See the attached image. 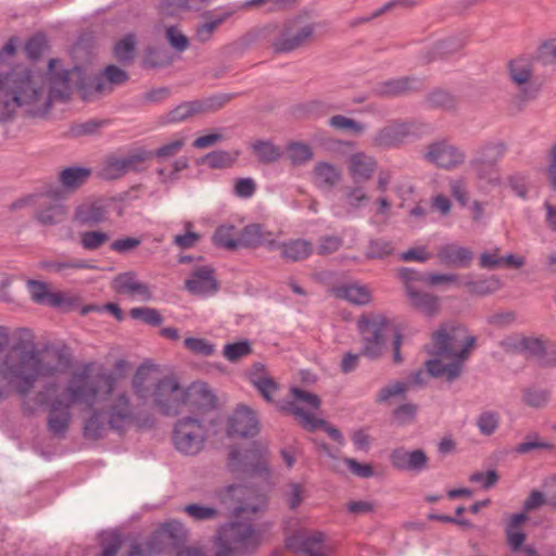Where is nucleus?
<instances>
[{"instance_id": "6e6d98bb", "label": "nucleus", "mask_w": 556, "mask_h": 556, "mask_svg": "<svg viewBox=\"0 0 556 556\" xmlns=\"http://www.w3.org/2000/svg\"><path fill=\"white\" fill-rule=\"evenodd\" d=\"M252 353L251 344L248 340L228 343L224 346L223 355L229 362H238L240 358Z\"/></svg>"}, {"instance_id": "aec40b11", "label": "nucleus", "mask_w": 556, "mask_h": 556, "mask_svg": "<svg viewBox=\"0 0 556 556\" xmlns=\"http://www.w3.org/2000/svg\"><path fill=\"white\" fill-rule=\"evenodd\" d=\"M186 289L194 295H208L217 291L218 285L211 266L194 268L185 281Z\"/></svg>"}, {"instance_id": "f8f14e48", "label": "nucleus", "mask_w": 556, "mask_h": 556, "mask_svg": "<svg viewBox=\"0 0 556 556\" xmlns=\"http://www.w3.org/2000/svg\"><path fill=\"white\" fill-rule=\"evenodd\" d=\"M422 160L439 168L451 170L466 162V153L447 139H438L426 144L421 152Z\"/></svg>"}, {"instance_id": "bb28decb", "label": "nucleus", "mask_w": 556, "mask_h": 556, "mask_svg": "<svg viewBox=\"0 0 556 556\" xmlns=\"http://www.w3.org/2000/svg\"><path fill=\"white\" fill-rule=\"evenodd\" d=\"M469 166L473 172L476 179L481 185L494 188L502 184L501 172L497 164L472 157Z\"/></svg>"}, {"instance_id": "7c9ffc66", "label": "nucleus", "mask_w": 556, "mask_h": 556, "mask_svg": "<svg viewBox=\"0 0 556 556\" xmlns=\"http://www.w3.org/2000/svg\"><path fill=\"white\" fill-rule=\"evenodd\" d=\"M268 450L265 446L255 445L244 454L245 471L251 475L268 476Z\"/></svg>"}, {"instance_id": "f03ea898", "label": "nucleus", "mask_w": 556, "mask_h": 556, "mask_svg": "<svg viewBox=\"0 0 556 556\" xmlns=\"http://www.w3.org/2000/svg\"><path fill=\"white\" fill-rule=\"evenodd\" d=\"M10 342L9 331L0 326V401L13 390L27 396L36 383L65 371L70 359L59 351H40L33 341L14 344L8 353L2 352Z\"/></svg>"}, {"instance_id": "de8ad7c7", "label": "nucleus", "mask_w": 556, "mask_h": 556, "mask_svg": "<svg viewBox=\"0 0 556 556\" xmlns=\"http://www.w3.org/2000/svg\"><path fill=\"white\" fill-rule=\"evenodd\" d=\"M287 157L293 166H301L313 159V151L305 143L291 142L287 147Z\"/></svg>"}, {"instance_id": "c85d7f7f", "label": "nucleus", "mask_w": 556, "mask_h": 556, "mask_svg": "<svg viewBox=\"0 0 556 556\" xmlns=\"http://www.w3.org/2000/svg\"><path fill=\"white\" fill-rule=\"evenodd\" d=\"M281 251V257L286 262H300L307 258L313 252V244L304 239L277 242L276 249Z\"/></svg>"}, {"instance_id": "a211bd4d", "label": "nucleus", "mask_w": 556, "mask_h": 556, "mask_svg": "<svg viewBox=\"0 0 556 556\" xmlns=\"http://www.w3.org/2000/svg\"><path fill=\"white\" fill-rule=\"evenodd\" d=\"M72 405L61 395L51 401L47 425L49 431L55 437L62 438L65 435L72 421Z\"/></svg>"}, {"instance_id": "72a5a7b5", "label": "nucleus", "mask_w": 556, "mask_h": 556, "mask_svg": "<svg viewBox=\"0 0 556 556\" xmlns=\"http://www.w3.org/2000/svg\"><path fill=\"white\" fill-rule=\"evenodd\" d=\"M342 202L346 214H353L369 202V195L363 186H348L343 189Z\"/></svg>"}, {"instance_id": "9d476101", "label": "nucleus", "mask_w": 556, "mask_h": 556, "mask_svg": "<svg viewBox=\"0 0 556 556\" xmlns=\"http://www.w3.org/2000/svg\"><path fill=\"white\" fill-rule=\"evenodd\" d=\"M316 30L315 24L304 17H294L285 22L273 40V48L276 52L287 53L308 46Z\"/></svg>"}, {"instance_id": "338daca9", "label": "nucleus", "mask_w": 556, "mask_h": 556, "mask_svg": "<svg viewBox=\"0 0 556 556\" xmlns=\"http://www.w3.org/2000/svg\"><path fill=\"white\" fill-rule=\"evenodd\" d=\"M417 414V405L413 403H405L396 407L393 412L394 421L400 425L412 424Z\"/></svg>"}, {"instance_id": "4d7b16f0", "label": "nucleus", "mask_w": 556, "mask_h": 556, "mask_svg": "<svg viewBox=\"0 0 556 556\" xmlns=\"http://www.w3.org/2000/svg\"><path fill=\"white\" fill-rule=\"evenodd\" d=\"M408 391V384L404 381H393L383 387L378 395L377 402L387 403L393 397H402Z\"/></svg>"}, {"instance_id": "39448f33", "label": "nucleus", "mask_w": 556, "mask_h": 556, "mask_svg": "<svg viewBox=\"0 0 556 556\" xmlns=\"http://www.w3.org/2000/svg\"><path fill=\"white\" fill-rule=\"evenodd\" d=\"M109 394L104 414L111 430L117 433H125L130 429H149L153 426L154 419L148 412L146 403L141 402L128 390L112 387Z\"/></svg>"}, {"instance_id": "4468645a", "label": "nucleus", "mask_w": 556, "mask_h": 556, "mask_svg": "<svg viewBox=\"0 0 556 556\" xmlns=\"http://www.w3.org/2000/svg\"><path fill=\"white\" fill-rule=\"evenodd\" d=\"M286 545L299 556H329L333 547L319 531H296L287 539Z\"/></svg>"}, {"instance_id": "ea45409f", "label": "nucleus", "mask_w": 556, "mask_h": 556, "mask_svg": "<svg viewBox=\"0 0 556 556\" xmlns=\"http://www.w3.org/2000/svg\"><path fill=\"white\" fill-rule=\"evenodd\" d=\"M229 13L212 14L198 24L194 39L201 43L207 42L213 37L215 30L229 17Z\"/></svg>"}, {"instance_id": "7ed1b4c3", "label": "nucleus", "mask_w": 556, "mask_h": 556, "mask_svg": "<svg viewBox=\"0 0 556 556\" xmlns=\"http://www.w3.org/2000/svg\"><path fill=\"white\" fill-rule=\"evenodd\" d=\"M431 338L427 352L433 358L426 362V368L431 377L454 381L462 375L464 364L476 344V338L456 323L440 325Z\"/></svg>"}, {"instance_id": "3c124183", "label": "nucleus", "mask_w": 556, "mask_h": 556, "mask_svg": "<svg viewBox=\"0 0 556 556\" xmlns=\"http://www.w3.org/2000/svg\"><path fill=\"white\" fill-rule=\"evenodd\" d=\"M187 533L188 531L185 526L177 520H172L164 523L159 530V535L162 539H167L173 543L185 541L187 539Z\"/></svg>"}, {"instance_id": "393cba45", "label": "nucleus", "mask_w": 556, "mask_h": 556, "mask_svg": "<svg viewBox=\"0 0 556 556\" xmlns=\"http://www.w3.org/2000/svg\"><path fill=\"white\" fill-rule=\"evenodd\" d=\"M377 166L376 159L364 152L353 153L349 157V173L355 180L367 181L371 179Z\"/></svg>"}, {"instance_id": "58836bf2", "label": "nucleus", "mask_w": 556, "mask_h": 556, "mask_svg": "<svg viewBox=\"0 0 556 556\" xmlns=\"http://www.w3.org/2000/svg\"><path fill=\"white\" fill-rule=\"evenodd\" d=\"M108 429H110V427L104 410H93L85 422L84 435L87 439L97 440L103 438Z\"/></svg>"}, {"instance_id": "ddd939ff", "label": "nucleus", "mask_w": 556, "mask_h": 556, "mask_svg": "<svg viewBox=\"0 0 556 556\" xmlns=\"http://www.w3.org/2000/svg\"><path fill=\"white\" fill-rule=\"evenodd\" d=\"M152 155L148 150L138 149L125 156H109L101 167L100 176L106 180H115L130 172H141Z\"/></svg>"}, {"instance_id": "b1692460", "label": "nucleus", "mask_w": 556, "mask_h": 556, "mask_svg": "<svg viewBox=\"0 0 556 556\" xmlns=\"http://www.w3.org/2000/svg\"><path fill=\"white\" fill-rule=\"evenodd\" d=\"M313 184L321 190H332L341 180L338 167L327 162H317L312 170Z\"/></svg>"}, {"instance_id": "412c9836", "label": "nucleus", "mask_w": 556, "mask_h": 556, "mask_svg": "<svg viewBox=\"0 0 556 556\" xmlns=\"http://www.w3.org/2000/svg\"><path fill=\"white\" fill-rule=\"evenodd\" d=\"M261 245L269 250L276 249V240L270 232L264 231L261 225L250 224L242 228L238 237V248L256 249Z\"/></svg>"}, {"instance_id": "a19ab883", "label": "nucleus", "mask_w": 556, "mask_h": 556, "mask_svg": "<svg viewBox=\"0 0 556 556\" xmlns=\"http://www.w3.org/2000/svg\"><path fill=\"white\" fill-rule=\"evenodd\" d=\"M252 150L257 160L266 164L278 161L282 155L281 149L270 141H255L252 143Z\"/></svg>"}, {"instance_id": "6ab92c4d", "label": "nucleus", "mask_w": 556, "mask_h": 556, "mask_svg": "<svg viewBox=\"0 0 556 556\" xmlns=\"http://www.w3.org/2000/svg\"><path fill=\"white\" fill-rule=\"evenodd\" d=\"M112 287L117 293L129 295L140 301L146 302L152 298L150 287L140 281L134 271L117 275L112 281Z\"/></svg>"}, {"instance_id": "9b49d317", "label": "nucleus", "mask_w": 556, "mask_h": 556, "mask_svg": "<svg viewBox=\"0 0 556 556\" xmlns=\"http://www.w3.org/2000/svg\"><path fill=\"white\" fill-rule=\"evenodd\" d=\"M388 321L379 313L363 314L357 320V328L362 337V354L369 358L379 357L386 346L384 330Z\"/></svg>"}, {"instance_id": "4c0bfd02", "label": "nucleus", "mask_w": 556, "mask_h": 556, "mask_svg": "<svg viewBox=\"0 0 556 556\" xmlns=\"http://www.w3.org/2000/svg\"><path fill=\"white\" fill-rule=\"evenodd\" d=\"M28 288L31 300L38 304H47L50 306H59L63 298L60 293L49 291L48 285L37 280H29Z\"/></svg>"}, {"instance_id": "2eb2a0df", "label": "nucleus", "mask_w": 556, "mask_h": 556, "mask_svg": "<svg viewBox=\"0 0 556 556\" xmlns=\"http://www.w3.org/2000/svg\"><path fill=\"white\" fill-rule=\"evenodd\" d=\"M414 129L415 123L413 121L393 119L372 135L370 143L378 149H395L401 147L414 134Z\"/></svg>"}, {"instance_id": "c9c22d12", "label": "nucleus", "mask_w": 556, "mask_h": 556, "mask_svg": "<svg viewBox=\"0 0 556 556\" xmlns=\"http://www.w3.org/2000/svg\"><path fill=\"white\" fill-rule=\"evenodd\" d=\"M507 152V144L501 139H491L483 142L476 151L473 157L484 162L497 164Z\"/></svg>"}, {"instance_id": "79ce46f5", "label": "nucleus", "mask_w": 556, "mask_h": 556, "mask_svg": "<svg viewBox=\"0 0 556 556\" xmlns=\"http://www.w3.org/2000/svg\"><path fill=\"white\" fill-rule=\"evenodd\" d=\"M426 103L433 109L452 111L457 108V101L453 94L442 89H434L426 97Z\"/></svg>"}, {"instance_id": "603ef678", "label": "nucleus", "mask_w": 556, "mask_h": 556, "mask_svg": "<svg viewBox=\"0 0 556 556\" xmlns=\"http://www.w3.org/2000/svg\"><path fill=\"white\" fill-rule=\"evenodd\" d=\"M282 497L291 509H295L305 497L304 485L298 482L287 483L282 489Z\"/></svg>"}, {"instance_id": "13d9d810", "label": "nucleus", "mask_w": 556, "mask_h": 556, "mask_svg": "<svg viewBox=\"0 0 556 556\" xmlns=\"http://www.w3.org/2000/svg\"><path fill=\"white\" fill-rule=\"evenodd\" d=\"M393 250V245L390 241L384 239H372L369 241L365 256L368 260L383 258L392 254Z\"/></svg>"}, {"instance_id": "5701e85b", "label": "nucleus", "mask_w": 556, "mask_h": 556, "mask_svg": "<svg viewBox=\"0 0 556 556\" xmlns=\"http://www.w3.org/2000/svg\"><path fill=\"white\" fill-rule=\"evenodd\" d=\"M405 292L409 305L419 313L433 317L440 312V298L425 291L417 290L413 286H407Z\"/></svg>"}, {"instance_id": "680f3d73", "label": "nucleus", "mask_w": 556, "mask_h": 556, "mask_svg": "<svg viewBox=\"0 0 556 556\" xmlns=\"http://www.w3.org/2000/svg\"><path fill=\"white\" fill-rule=\"evenodd\" d=\"M170 63L172 60L168 53L162 49L151 48L147 51L143 58V65L150 68L163 67L169 65Z\"/></svg>"}, {"instance_id": "5fc2aeb1", "label": "nucleus", "mask_w": 556, "mask_h": 556, "mask_svg": "<svg viewBox=\"0 0 556 556\" xmlns=\"http://www.w3.org/2000/svg\"><path fill=\"white\" fill-rule=\"evenodd\" d=\"M184 511L195 521L215 520L219 517L216 508L201 504H189Z\"/></svg>"}, {"instance_id": "a18cd8bd", "label": "nucleus", "mask_w": 556, "mask_h": 556, "mask_svg": "<svg viewBox=\"0 0 556 556\" xmlns=\"http://www.w3.org/2000/svg\"><path fill=\"white\" fill-rule=\"evenodd\" d=\"M213 241L215 245L226 249H238V237H236V228L232 225H220L214 232Z\"/></svg>"}, {"instance_id": "20e7f679", "label": "nucleus", "mask_w": 556, "mask_h": 556, "mask_svg": "<svg viewBox=\"0 0 556 556\" xmlns=\"http://www.w3.org/2000/svg\"><path fill=\"white\" fill-rule=\"evenodd\" d=\"M131 389L146 405L149 401L164 415L176 416L189 401L190 392L172 375L163 376L151 361L143 362L135 371Z\"/></svg>"}, {"instance_id": "e2e57ef3", "label": "nucleus", "mask_w": 556, "mask_h": 556, "mask_svg": "<svg viewBox=\"0 0 556 556\" xmlns=\"http://www.w3.org/2000/svg\"><path fill=\"white\" fill-rule=\"evenodd\" d=\"M129 315L134 319L142 320L143 323L152 326H157L162 323V316L155 308L151 307H135L131 308Z\"/></svg>"}, {"instance_id": "a878e982", "label": "nucleus", "mask_w": 556, "mask_h": 556, "mask_svg": "<svg viewBox=\"0 0 556 556\" xmlns=\"http://www.w3.org/2000/svg\"><path fill=\"white\" fill-rule=\"evenodd\" d=\"M332 294L352 304L366 305L371 301V291L358 282H351L332 288Z\"/></svg>"}, {"instance_id": "774afa93", "label": "nucleus", "mask_w": 556, "mask_h": 556, "mask_svg": "<svg viewBox=\"0 0 556 556\" xmlns=\"http://www.w3.org/2000/svg\"><path fill=\"white\" fill-rule=\"evenodd\" d=\"M546 176L554 191H556V139L551 143L547 153Z\"/></svg>"}, {"instance_id": "c03bdc74", "label": "nucleus", "mask_w": 556, "mask_h": 556, "mask_svg": "<svg viewBox=\"0 0 556 556\" xmlns=\"http://www.w3.org/2000/svg\"><path fill=\"white\" fill-rule=\"evenodd\" d=\"M200 105L195 101L184 102L168 112L163 118L164 123H180L200 114Z\"/></svg>"}, {"instance_id": "0eeeda50", "label": "nucleus", "mask_w": 556, "mask_h": 556, "mask_svg": "<svg viewBox=\"0 0 556 556\" xmlns=\"http://www.w3.org/2000/svg\"><path fill=\"white\" fill-rule=\"evenodd\" d=\"M507 77L517 91L516 100L526 104L538 98L541 84L535 74V58L530 54H520L510 59L506 64Z\"/></svg>"}, {"instance_id": "6e6552de", "label": "nucleus", "mask_w": 556, "mask_h": 556, "mask_svg": "<svg viewBox=\"0 0 556 556\" xmlns=\"http://www.w3.org/2000/svg\"><path fill=\"white\" fill-rule=\"evenodd\" d=\"M290 399L281 400L276 404L280 412L292 415L308 431L325 425L324 420L317 419L314 415L320 406L318 395L296 387L290 389Z\"/></svg>"}, {"instance_id": "c756f323", "label": "nucleus", "mask_w": 556, "mask_h": 556, "mask_svg": "<svg viewBox=\"0 0 556 556\" xmlns=\"http://www.w3.org/2000/svg\"><path fill=\"white\" fill-rule=\"evenodd\" d=\"M91 176V169L84 166H70L65 167L59 173L60 185L70 192L76 191Z\"/></svg>"}, {"instance_id": "2f4dec72", "label": "nucleus", "mask_w": 556, "mask_h": 556, "mask_svg": "<svg viewBox=\"0 0 556 556\" xmlns=\"http://www.w3.org/2000/svg\"><path fill=\"white\" fill-rule=\"evenodd\" d=\"M464 286L472 295L488 296L501 290L503 288V281L495 275L480 279H472L467 277V279L464 281Z\"/></svg>"}, {"instance_id": "4be33fe9", "label": "nucleus", "mask_w": 556, "mask_h": 556, "mask_svg": "<svg viewBox=\"0 0 556 556\" xmlns=\"http://www.w3.org/2000/svg\"><path fill=\"white\" fill-rule=\"evenodd\" d=\"M437 256L445 266L466 268L470 265L473 253L470 249L457 243H446L439 248Z\"/></svg>"}, {"instance_id": "bf43d9fd", "label": "nucleus", "mask_w": 556, "mask_h": 556, "mask_svg": "<svg viewBox=\"0 0 556 556\" xmlns=\"http://www.w3.org/2000/svg\"><path fill=\"white\" fill-rule=\"evenodd\" d=\"M184 345L188 351L195 355L211 356L215 353L214 344L203 338H186Z\"/></svg>"}, {"instance_id": "864d4df0", "label": "nucleus", "mask_w": 556, "mask_h": 556, "mask_svg": "<svg viewBox=\"0 0 556 556\" xmlns=\"http://www.w3.org/2000/svg\"><path fill=\"white\" fill-rule=\"evenodd\" d=\"M137 40L135 35L129 34L119 40L114 47V55L121 62H131L134 59Z\"/></svg>"}, {"instance_id": "f257e3e1", "label": "nucleus", "mask_w": 556, "mask_h": 556, "mask_svg": "<svg viewBox=\"0 0 556 556\" xmlns=\"http://www.w3.org/2000/svg\"><path fill=\"white\" fill-rule=\"evenodd\" d=\"M74 88L79 89L84 100L90 101L111 93L114 87L103 75L86 85L79 67L61 70L56 59L49 61L47 74L25 67L0 73V122L12 121L17 114L46 118L55 102L71 98Z\"/></svg>"}, {"instance_id": "f704fd0d", "label": "nucleus", "mask_w": 556, "mask_h": 556, "mask_svg": "<svg viewBox=\"0 0 556 556\" xmlns=\"http://www.w3.org/2000/svg\"><path fill=\"white\" fill-rule=\"evenodd\" d=\"M38 267L42 270L55 274H63L66 269H94L96 266L85 260H43L39 262Z\"/></svg>"}, {"instance_id": "49530a36", "label": "nucleus", "mask_w": 556, "mask_h": 556, "mask_svg": "<svg viewBox=\"0 0 556 556\" xmlns=\"http://www.w3.org/2000/svg\"><path fill=\"white\" fill-rule=\"evenodd\" d=\"M328 124L336 130L346 131L353 135H361L366 130L365 124L340 114L331 116Z\"/></svg>"}, {"instance_id": "1a4fd4ad", "label": "nucleus", "mask_w": 556, "mask_h": 556, "mask_svg": "<svg viewBox=\"0 0 556 556\" xmlns=\"http://www.w3.org/2000/svg\"><path fill=\"white\" fill-rule=\"evenodd\" d=\"M207 439L208 427L203 420L194 417H184L174 425L172 443L181 455H199L204 450Z\"/></svg>"}, {"instance_id": "8fccbe9b", "label": "nucleus", "mask_w": 556, "mask_h": 556, "mask_svg": "<svg viewBox=\"0 0 556 556\" xmlns=\"http://www.w3.org/2000/svg\"><path fill=\"white\" fill-rule=\"evenodd\" d=\"M110 240V236L101 230H88L79 233V243L87 251L100 249Z\"/></svg>"}, {"instance_id": "09e8293b", "label": "nucleus", "mask_w": 556, "mask_h": 556, "mask_svg": "<svg viewBox=\"0 0 556 556\" xmlns=\"http://www.w3.org/2000/svg\"><path fill=\"white\" fill-rule=\"evenodd\" d=\"M501 416L495 410H484L476 418V426L481 434L490 437L497 430Z\"/></svg>"}, {"instance_id": "37998d69", "label": "nucleus", "mask_w": 556, "mask_h": 556, "mask_svg": "<svg viewBox=\"0 0 556 556\" xmlns=\"http://www.w3.org/2000/svg\"><path fill=\"white\" fill-rule=\"evenodd\" d=\"M252 384L260 391L265 401L271 403L279 387L273 378L262 372L251 374Z\"/></svg>"}, {"instance_id": "423d86ee", "label": "nucleus", "mask_w": 556, "mask_h": 556, "mask_svg": "<svg viewBox=\"0 0 556 556\" xmlns=\"http://www.w3.org/2000/svg\"><path fill=\"white\" fill-rule=\"evenodd\" d=\"M113 386H115V377L112 374L104 371L102 366L96 367L94 364L89 363L72 375L60 395L71 404L81 403L93 406L101 392L112 391Z\"/></svg>"}, {"instance_id": "f3484780", "label": "nucleus", "mask_w": 556, "mask_h": 556, "mask_svg": "<svg viewBox=\"0 0 556 556\" xmlns=\"http://www.w3.org/2000/svg\"><path fill=\"white\" fill-rule=\"evenodd\" d=\"M390 463L397 470L421 472L428 468L429 458L422 450L399 447L391 452Z\"/></svg>"}, {"instance_id": "69168bd1", "label": "nucleus", "mask_w": 556, "mask_h": 556, "mask_svg": "<svg viewBox=\"0 0 556 556\" xmlns=\"http://www.w3.org/2000/svg\"><path fill=\"white\" fill-rule=\"evenodd\" d=\"M235 160V156L223 150L211 152L204 157L205 164H207L211 168H223L231 166Z\"/></svg>"}, {"instance_id": "e433bc0d", "label": "nucleus", "mask_w": 556, "mask_h": 556, "mask_svg": "<svg viewBox=\"0 0 556 556\" xmlns=\"http://www.w3.org/2000/svg\"><path fill=\"white\" fill-rule=\"evenodd\" d=\"M66 215L67 210L62 203L45 201L37 211L36 218L43 225H54L63 222Z\"/></svg>"}, {"instance_id": "0e129e2a", "label": "nucleus", "mask_w": 556, "mask_h": 556, "mask_svg": "<svg viewBox=\"0 0 556 556\" xmlns=\"http://www.w3.org/2000/svg\"><path fill=\"white\" fill-rule=\"evenodd\" d=\"M231 100L230 94L222 93L217 96H213L203 100H197L200 105V114L215 112L222 109L226 103Z\"/></svg>"}, {"instance_id": "cd10ccee", "label": "nucleus", "mask_w": 556, "mask_h": 556, "mask_svg": "<svg viewBox=\"0 0 556 556\" xmlns=\"http://www.w3.org/2000/svg\"><path fill=\"white\" fill-rule=\"evenodd\" d=\"M418 88V81L414 77H397L380 83L376 92L381 97H400Z\"/></svg>"}, {"instance_id": "dca6fc26", "label": "nucleus", "mask_w": 556, "mask_h": 556, "mask_svg": "<svg viewBox=\"0 0 556 556\" xmlns=\"http://www.w3.org/2000/svg\"><path fill=\"white\" fill-rule=\"evenodd\" d=\"M260 431L255 412L247 405H239L228 421L229 437H253Z\"/></svg>"}, {"instance_id": "473e14b6", "label": "nucleus", "mask_w": 556, "mask_h": 556, "mask_svg": "<svg viewBox=\"0 0 556 556\" xmlns=\"http://www.w3.org/2000/svg\"><path fill=\"white\" fill-rule=\"evenodd\" d=\"M106 217V211L98 202L86 201L79 204L75 210L74 219L83 225H96L103 222Z\"/></svg>"}, {"instance_id": "052dcab7", "label": "nucleus", "mask_w": 556, "mask_h": 556, "mask_svg": "<svg viewBox=\"0 0 556 556\" xmlns=\"http://www.w3.org/2000/svg\"><path fill=\"white\" fill-rule=\"evenodd\" d=\"M549 393L546 390L528 388L522 392V401L526 405L540 408L548 403Z\"/></svg>"}]
</instances>
